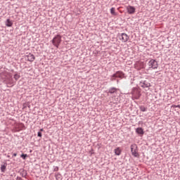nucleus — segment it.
Instances as JSON below:
<instances>
[{
    "instance_id": "nucleus-9",
    "label": "nucleus",
    "mask_w": 180,
    "mask_h": 180,
    "mask_svg": "<svg viewBox=\"0 0 180 180\" xmlns=\"http://www.w3.org/2000/svg\"><path fill=\"white\" fill-rule=\"evenodd\" d=\"M134 67L136 70H141V68H143V63L142 62H136L134 65Z\"/></svg>"
},
{
    "instance_id": "nucleus-22",
    "label": "nucleus",
    "mask_w": 180,
    "mask_h": 180,
    "mask_svg": "<svg viewBox=\"0 0 180 180\" xmlns=\"http://www.w3.org/2000/svg\"><path fill=\"white\" fill-rule=\"evenodd\" d=\"M43 130H44L43 129H40V131H43Z\"/></svg>"
},
{
    "instance_id": "nucleus-8",
    "label": "nucleus",
    "mask_w": 180,
    "mask_h": 180,
    "mask_svg": "<svg viewBox=\"0 0 180 180\" xmlns=\"http://www.w3.org/2000/svg\"><path fill=\"white\" fill-rule=\"evenodd\" d=\"M36 58H34V55L32 54V53H29L27 56V61H30L31 63H32V61L34 60H35Z\"/></svg>"
},
{
    "instance_id": "nucleus-23",
    "label": "nucleus",
    "mask_w": 180,
    "mask_h": 180,
    "mask_svg": "<svg viewBox=\"0 0 180 180\" xmlns=\"http://www.w3.org/2000/svg\"><path fill=\"white\" fill-rule=\"evenodd\" d=\"M11 85H12V86H13V83H11Z\"/></svg>"
},
{
    "instance_id": "nucleus-13",
    "label": "nucleus",
    "mask_w": 180,
    "mask_h": 180,
    "mask_svg": "<svg viewBox=\"0 0 180 180\" xmlns=\"http://www.w3.org/2000/svg\"><path fill=\"white\" fill-rule=\"evenodd\" d=\"M136 131L138 134H141V136H143V134H144V129H143V128L141 127H139L136 129Z\"/></svg>"
},
{
    "instance_id": "nucleus-6",
    "label": "nucleus",
    "mask_w": 180,
    "mask_h": 180,
    "mask_svg": "<svg viewBox=\"0 0 180 180\" xmlns=\"http://www.w3.org/2000/svg\"><path fill=\"white\" fill-rule=\"evenodd\" d=\"M121 37V40L123 43H126L129 40V36L125 33H122Z\"/></svg>"
},
{
    "instance_id": "nucleus-19",
    "label": "nucleus",
    "mask_w": 180,
    "mask_h": 180,
    "mask_svg": "<svg viewBox=\"0 0 180 180\" xmlns=\"http://www.w3.org/2000/svg\"><path fill=\"white\" fill-rule=\"evenodd\" d=\"M26 157H27V154H22V155H21V158H22L23 160H26Z\"/></svg>"
},
{
    "instance_id": "nucleus-16",
    "label": "nucleus",
    "mask_w": 180,
    "mask_h": 180,
    "mask_svg": "<svg viewBox=\"0 0 180 180\" xmlns=\"http://www.w3.org/2000/svg\"><path fill=\"white\" fill-rule=\"evenodd\" d=\"M6 169V165H1V172H5Z\"/></svg>"
},
{
    "instance_id": "nucleus-4",
    "label": "nucleus",
    "mask_w": 180,
    "mask_h": 180,
    "mask_svg": "<svg viewBox=\"0 0 180 180\" xmlns=\"http://www.w3.org/2000/svg\"><path fill=\"white\" fill-rule=\"evenodd\" d=\"M115 78H124V73L118 71L112 76L111 81H115Z\"/></svg>"
},
{
    "instance_id": "nucleus-11",
    "label": "nucleus",
    "mask_w": 180,
    "mask_h": 180,
    "mask_svg": "<svg viewBox=\"0 0 180 180\" xmlns=\"http://www.w3.org/2000/svg\"><path fill=\"white\" fill-rule=\"evenodd\" d=\"M114 153L115 155H120V154H122V148H120V147L115 148Z\"/></svg>"
},
{
    "instance_id": "nucleus-10",
    "label": "nucleus",
    "mask_w": 180,
    "mask_h": 180,
    "mask_svg": "<svg viewBox=\"0 0 180 180\" xmlns=\"http://www.w3.org/2000/svg\"><path fill=\"white\" fill-rule=\"evenodd\" d=\"M13 25V22H12L11 19H7L6 20V26H7V27H12Z\"/></svg>"
},
{
    "instance_id": "nucleus-5",
    "label": "nucleus",
    "mask_w": 180,
    "mask_h": 180,
    "mask_svg": "<svg viewBox=\"0 0 180 180\" xmlns=\"http://www.w3.org/2000/svg\"><path fill=\"white\" fill-rule=\"evenodd\" d=\"M127 11L129 15H133L136 13V8L133 6H127Z\"/></svg>"
},
{
    "instance_id": "nucleus-7",
    "label": "nucleus",
    "mask_w": 180,
    "mask_h": 180,
    "mask_svg": "<svg viewBox=\"0 0 180 180\" xmlns=\"http://www.w3.org/2000/svg\"><path fill=\"white\" fill-rule=\"evenodd\" d=\"M140 98V92L137 90L134 91L132 93V98L139 99Z\"/></svg>"
},
{
    "instance_id": "nucleus-20",
    "label": "nucleus",
    "mask_w": 180,
    "mask_h": 180,
    "mask_svg": "<svg viewBox=\"0 0 180 180\" xmlns=\"http://www.w3.org/2000/svg\"><path fill=\"white\" fill-rule=\"evenodd\" d=\"M41 132H38V137H41Z\"/></svg>"
},
{
    "instance_id": "nucleus-21",
    "label": "nucleus",
    "mask_w": 180,
    "mask_h": 180,
    "mask_svg": "<svg viewBox=\"0 0 180 180\" xmlns=\"http://www.w3.org/2000/svg\"><path fill=\"white\" fill-rule=\"evenodd\" d=\"M17 155H18V154L14 153V154L13 155V157H16Z\"/></svg>"
},
{
    "instance_id": "nucleus-1",
    "label": "nucleus",
    "mask_w": 180,
    "mask_h": 180,
    "mask_svg": "<svg viewBox=\"0 0 180 180\" xmlns=\"http://www.w3.org/2000/svg\"><path fill=\"white\" fill-rule=\"evenodd\" d=\"M131 153L132 155L134 157H136V158H139V157H140V155L139 154V149L136 143L131 145Z\"/></svg>"
},
{
    "instance_id": "nucleus-15",
    "label": "nucleus",
    "mask_w": 180,
    "mask_h": 180,
    "mask_svg": "<svg viewBox=\"0 0 180 180\" xmlns=\"http://www.w3.org/2000/svg\"><path fill=\"white\" fill-rule=\"evenodd\" d=\"M116 91H117V89L116 88L113 87V88L110 89L109 92H110V94H115V92H116Z\"/></svg>"
},
{
    "instance_id": "nucleus-12",
    "label": "nucleus",
    "mask_w": 180,
    "mask_h": 180,
    "mask_svg": "<svg viewBox=\"0 0 180 180\" xmlns=\"http://www.w3.org/2000/svg\"><path fill=\"white\" fill-rule=\"evenodd\" d=\"M110 12L112 16H117V13H116V8L115 7L111 8Z\"/></svg>"
},
{
    "instance_id": "nucleus-3",
    "label": "nucleus",
    "mask_w": 180,
    "mask_h": 180,
    "mask_svg": "<svg viewBox=\"0 0 180 180\" xmlns=\"http://www.w3.org/2000/svg\"><path fill=\"white\" fill-rule=\"evenodd\" d=\"M148 65L149 67V70L152 68V70H157L158 68V62L154 59H151L148 63Z\"/></svg>"
},
{
    "instance_id": "nucleus-14",
    "label": "nucleus",
    "mask_w": 180,
    "mask_h": 180,
    "mask_svg": "<svg viewBox=\"0 0 180 180\" xmlns=\"http://www.w3.org/2000/svg\"><path fill=\"white\" fill-rule=\"evenodd\" d=\"M143 84L142 86H143V88H149V86H151V84L146 81L143 82Z\"/></svg>"
},
{
    "instance_id": "nucleus-17",
    "label": "nucleus",
    "mask_w": 180,
    "mask_h": 180,
    "mask_svg": "<svg viewBox=\"0 0 180 180\" xmlns=\"http://www.w3.org/2000/svg\"><path fill=\"white\" fill-rule=\"evenodd\" d=\"M19 78H20V75H19L18 74H15L14 75V79H15V81H18V79H19Z\"/></svg>"
},
{
    "instance_id": "nucleus-18",
    "label": "nucleus",
    "mask_w": 180,
    "mask_h": 180,
    "mask_svg": "<svg viewBox=\"0 0 180 180\" xmlns=\"http://www.w3.org/2000/svg\"><path fill=\"white\" fill-rule=\"evenodd\" d=\"M140 109H141V112H146L147 110V108L144 106H141L140 108Z\"/></svg>"
},
{
    "instance_id": "nucleus-2",
    "label": "nucleus",
    "mask_w": 180,
    "mask_h": 180,
    "mask_svg": "<svg viewBox=\"0 0 180 180\" xmlns=\"http://www.w3.org/2000/svg\"><path fill=\"white\" fill-rule=\"evenodd\" d=\"M52 44L55 46L57 49H58L60 44H61V35H56L53 39H52Z\"/></svg>"
}]
</instances>
